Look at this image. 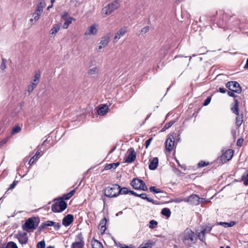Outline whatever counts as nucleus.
Instances as JSON below:
<instances>
[{
	"label": "nucleus",
	"mask_w": 248,
	"mask_h": 248,
	"mask_svg": "<svg viewBox=\"0 0 248 248\" xmlns=\"http://www.w3.org/2000/svg\"><path fill=\"white\" fill-rule=\"evenodd\" d=\"M179 237L183 244L189 247L195 244L198 238V235L188 228L181 233Z\"/></svg>",
	"instance_id": "obj_1"
},
{
	"label": "nucleus",
	"mask_w": 248,
	"mask_h": 248,
	"mask_svg": "<svg viewBox=\"0 0 248 248\" xmlns=\"http://www.w3.org/2000/svg\"><path fill=\"white\" fill-rule=\"evenodd\" d=\"M40 222V219L38 217H31L28 218L25 223L22 225V228L24 231L30 232L31 230L33 231L38 226Z\"/></svg>",
	"instance_id": "obj_2"
},
{
	"label": "nucleus",
	"mask_w": 248,
	"mask_h": 248,
	"mask_svg": "<svg viewBox=\"0 0 248 248\" xmlns=\"http://www.w3.org/2000/svg\"><path fill=\"white\" fill-rule=\"evenodd\" d=\"M55 202L52 205V211L54 213H60L63 211L67 207V203L60 198H55L53 200Z\"/></svg>",
	"instance_id": "obj_3"
},
{
	"label": "nucleus",
	"mask_w": 248,
	"mask_h": 248,
	"mask_svg": "<svg viewBox=\"0 0 248 248\" xmlns=\"http://www.w3.org/2000/svg\"><path fill=\"white\" fill-rule=\"evenodd\" d=\"M120 186L118 184H113L107 187L104 190V194L106 197L109 198H114L118 196V188Z\"/></svg>",
	"instance_id": "obj_4"
},
{
	"label": "nucleus",
	"mask_w": 248,
	"mask_h": 248,
	"mask_svg": "<svg viewBox=\"0 0 248 248\" xmlns=\"http://www.w3.org/2000/svg\"><path fill=\"white\" fill-rule=\"evenodd\" d=\"M119 7V3L117 0H114L109 3L102 9V13L104 16L110 15Z\"/></svg>",
	"instance_id": "obj_5"
},
{
	"label": "nucleus",
	"mask_w": 248,
	"mask_h": 248,
	"mask_svg": "<svg viewBox=\"0 0 248 248\" xmlns=\"http://www.w3.org/2000/svg\"><path fill=\"white\" fill-rule=\"evenodd\" d=\"M225 85L230 91L235 92L237 93H240L242 92L241 87L236 81H228L226 83Z\"/></svg>",
	"instance_id": "obj_6"
},
{
	"label": "nucleus",
	"mask_w": 248,
	"mask_h": 248,
	"mask_svg": "<svg viewBox=\"0 0 248 248\" xmlns=\"http://www.w3.org/2000/svg\"><path fill=\"white\" fill-rule=\"evenodd\" d=\"M15 237L18 239L19 243L22 245H26L28 242L29 239L27 232L19 231L15 235Z\"/></svg>",
	"instance_id": "obj_7"
},
{
	"label": "nucleus",
	"mask_w": 248,
	"mask_h": 248,
	"mask_svg": "<svg viewBox=\"0 0 248 248\" xmlns=\"http://www.w3.org/2000/svg\"><path fill=\"white\" fill-rule=\"evenodd\" d=\"M203 198L199 197L196 194H192L186 198V202H189L191 204L198 205L203 202Z\"/></svg>",
	"instance_id": "obj_8"
},
{
	"label": "nucleus",
	"mask_w": 248,
	"mask_h": 248,
	"mask_svg": "<svg viewBox=\"0 0 248 248\" xmlns=\"http://www.w3.org/2000/svg\"><path fill=\"white\" fill-rule=\"evenodd\" d=\"M213 226H206L202 231L198 234V238L202 242H204L205 241V234L207 232H210L212 230Z\"/></svg>",
	"instance_id": "obj_9"
},
{
	"label": "nucleus",
	"mask_w": 248,
	"mask_h": 248,
	"mask_svg": "<svg viewBox=\"0 0 248 248\" xmlns=\"http://www.w3.org/2000/svg\"><path fill=\"white\" fill-rule=\"evenodd\" d=\"M77 239L79 241L73 243L71 248H83L84 246V241L81 232L78 234Z\"/></svg>",
	"instance_id": "obj_10"
},
{
	"label": "nucleus",
	"mask_w": 248,
	"mask_h": 248,
	"mask_svg": "<svg viewBox=\"0 0 248 248\" xmlns=\"http://www.w3.org/2000/svg\"><path fill=\"white\" fill-rule=\"evenodd\" d=\"M174 145V138L173 136L170 135L165 141L166 149L169 152H170Z\"/></svg>",
	"instance_id": "obj_11"
},
{
	"label": "nucleus",
	"mask_w": 248,
	"mask_h": 248,
	"mask_svg": "<svg viewBox=\"0 0 248 248\" xmlns=\"http://www.w3.org/2000/svg\"><path fill=\"white\" fill-rule=\"evenodd\" d=\"M233 151L232 149L226 150L220 156V160L224 162L230 160L232 157Z\"/></svg>",
	"instance_id": "obj_12"
},
{
	"label": "nucleus",
	"mask_w": 248,
	"mask_h": 248,
	"mask_svg": "<svg viewBox=\"0 0 248 248\" xmlns=\"http://www.w3.org/2000/svg\"><path fill=\"white\" fill-rule=\"evenodd\" d=\"M128 152H130V154L128 155L127 157L125 159L124 162L130 163L134 161L136 158V153L134 151V148H130Z\"/></svg>",
	"instance_id": "obj_13"
},
{
	"label": "nucleus",
	"mask_w": 248,
	"mask_h": 248,
	"mask_svg": "<svg viewBox=\"0 0 248 248\" xmlns=\"http://www.w3.org/2000/svg\"><path fill=\"white\" fill-rule=\"evenodd\" d=\"M74 219V216L73 215L68 214L63 218L62 224L65 227H67L73 222Z\"/></svg>",
	"instance_id": "obj_14"
},
{
	"label": "nucleus",
	"mask_w": 248,
	"mask_h": 248,
	"mask_svg": "<svg viewBox=\"0 0 248 248\" xmlns=\"http://www.w3.org/2000/svg\"><path fill=\"white\" fill-rule=\"evenodd\" d=\"M110 37L107 35L105 36L102 38V39L100 42L99 44L98 49H101L102 48L106 46H107L109 42Z\"/></svg>",
	"instance_id": "obj_15"
},
{
	"label": "nucleus",
	"mask_w": 248,
	"mask_h": 248,
	"mask_svg": "<svg viewBox=\"0 0 248 248\" xmlns=\"http://www.w3.org/2000/svg\"><path fill=\"white\" fill-rule=\"evenodd\" d=\"M142 180L135 178L131 181L130 185L133 186V187L136 190H140V184Z\"/></svg>",
	"instance_id": "obj_16"
},
{
	"label": "nucleus",
	"mask_w": 248,
	"mask_h": 248,
	"mask_svg": "<svg viewBox=\"0 0 248 248\" xmlns=\"http://www.w3.org/2000/svg\"><path fill=\"white\" fill-rule=\"evenodd\" d=\"M126 32V29L125 27L122 28L120 29L115 34L114 37V42H116L120 38L121 36H123Z\"/></svg>",
	"instance_id": "obj_17"
},
{
	"label": "nucleus",
	"mask_w": 248,
	"mask_h": 248,
	"mask_svg": "<svg viewBox=\"0 0 248 248\" xmlns=\"http://www.w3.org/2000/svg\"><path fill=\"white\" fill-rule=\"evenodd\" d=\"M106 223H107V219L106 217L101 220L98 229L101 232V234H103L105 233V232L106 230Z\"/></svg>",
	"instance_id": "obj_18"
},
{
	"label": "nucleus",
	"mask_w": 248,
	"mask_h": 248,
	"mask_svg": "<svg viewBox=\"0 0 248 248\" xmlns=\"http://www.w3.org/2000/svg\"><path fill=\"white\" fill-rule=\"evenodd\" d=\"M97 32V30L95 27V25H93L89 27L88 30L85 32L84 35L85 36L90 35H95Z\"/></svg>",
	"instance_id": "obj_19"
},
{
	"label": "nucleus",
	"mask_w": 248,
	"mask_h": 248,
	"mask_svg": "<svg viewBox=\"0 0 248 248\" xmlns=\"http://www.w3.org/2000/svg\"><path fill=\"white\" fill-rule=\"evenodd\" d=\"M158 159L157 157H154L149 165V168L151 170H155L158 166Z\"/></svg>",
	"instance_id": "obj_20"
},
{
	"label": "nucleus",
	"mask_w": 248,
	"mask_h": 248,
	"mask_svg": "<svg viewBox=\"0 0 248 248\" xmlns=\"http://www.w3.org/2000/svg\"><path fill=\"white\" fill-rule=\"evenodd\" d=\"M55 222L51 220H47L45 222L42 223L41 225L39 227V231H41L46 228L49 226H52L54 225Z\"/></svg>",
	"instance_id": "obj_21"
},
{
	"label": "nucleus",
	"mask_w": 248,
	"mask_h": 248,
	"mask_svg": "<svg viewBox=\"0 0 248 248\" xmlns=\"http://www.w3.org/2000/svg\"><path fill=\"white\" fill-rule=\"evenodd\" d=\"M234 105L232 106L231 109L233 113L236 115H238V113H239L238 108L239 101L236 99H234Z\"/></svg>",
	"instance_id": "obj_22"
},
{
	"label": "nucleus",
	"mask_w": 248,
	"mask_h": 248,
	"mask_svg": "<svg viewBox=\"0 0 248 248\" xmlns=\"http://www.w3.org/2000/svg\"><path fill=\"white\" fill-rule=\"evenodd\" d=\"M155 243L152 240H149L146 242L142 243L138 248H152Z\"/></svg>",
	"instance_id": "obj_23"
},
{
	"label": "nucleus",
	"mask_w": 248,
	"mask_h": 248,
	"mask_svg": "<svg viewBox=\"0 0 248 248\" xmlns=\"http://www.w3.org/2000/svg\"><path fill=\"white\" fill-rule=\"evenodd\" d=\"M61 24H57L54 25L50 31V33L52 35L55 36L56 33L60 31Z\"/></svg>",
	"instance_id": "obj_24"
},
{
	"label": "nucleus",
	"mask_w": 248,
	"mask_h": 248,
	"mask_svg": "<svg viewBox=\"0 0 248 248\" xmlns=\"http://www.w3.org/2000/svg\"><path fill=\"white\" fill-rule=\"evenodd\" d=\"M108 107L106 105H104L98 108L97 110L98 114L99 115H104L108 112Z\"/></svg>",
	"instance_id": "obj_25"
},
{
	"label": "nucleus",
	"mask_w": 248,
	"mask_h": 248,
	"mask_svg": "<svg viewBox=\"0 0 248 248\" xmlns=\"http://www.w3.org/2000/svg\"><path fill=\"white\" fill-rule=\"evenodd\" d=\"M118 192H117V193L118 194V196L120 194L122 195V194H127L128 193L131 194V190H129L127 187H124L121 188V186H120V188H118Z\"/></svg>",
	"instance_id": "obj_26"
},
{
	"label": "nucleus",
	"mask_w": 248,
	"mask_h": 248,
	"mask_svg": "<svg viewBox=\"0 0 248 248\" xmlns=\"http://www.w3.org/2000/svg\"><path fill=\"white\" fill-rule=\"evenodd\" d=\"M243 114L241 113V114H240L239 113H238V115H237L235 119V124L237 126H240L242 124L243 122Z\"/></svg>",
	"instance_id": "obj_27"
},
{
	"label": "nucleus",
	"mask_w": 248,
	"mask_h": 248,
	"mask_svg": "<svg viewBox=\"0 0 248 248\" xmlns=\"http://www.w3.org/2000/svg\"><path fill=\"white\" fill-rule=\"evenodd\" d=\"M41 77V74L39 72H36L34 76V78L32 80V81L31 82V83L35 84L36 85H37L39 81V79Z\"/></svg>",
	"instance_id": "obj_28"
},
{
	"label": "nucleus",
	"mask_w": 248,
	"mask_h": 248,
	"mask_svg": "<svg viewBox=\"0 0 248 248\" xmlns=\"http://www.w3.org/2000/svg\"><path fill=\"white\" fill-rule=\"evenodd\" d=\"M120 165L119 162L113 163L108 164L105 167V169L106 170L110 169H115Z\"/></svg>",
	"instance_id": "obj_29"
},
{
	"label": "nucleus",
	"mask_w": 248,
	"mask_h": 248,
	"mask_svg": "<svg viewBox=\"0 0 248 248\" xmlns=\"http://www.w3.org/2000/svg\"><path fill=\"white\" fill-rule=\"evenodd\" d=\"M92 246L93 248H104L102 244L97 240L92 242Z\"/></svg>",
	"instance_id": "obj_30"
},
{
	"label": "nucleus",
	"mask_w": 248,
	"mask_h": 248,
	"mask_svg": "<svg viewBox=\"0 0 248 248\" xmlns=\"http://www.w3.org/2000/svg\"><path fill=\"white\" fill-rule=\"evenodd\" d=\"M218 224L223 226L225 228L230 227L234 226L235 224V222L234 221H231L230 222H220L217 223Z\"/></svg>",
	"instance_id": "obj_31"
},
{
	"label": "nucleus",
	"mask_w": 248,
	"mask_h": 248,
	"mask_svg": "<svg viewBox=\"0 0 248 248\" xmlns=\"http://www.w3.org/2000/svg\"><path fill=\"white\" fill-rule=\"evenodd\" d=\"M161 213L168 218L170 216L171 212L169 208H164L162 209Z\"/></svg>",
	"instance_id": "obj_32"
},
{
	"label": "nucleus",
	"mask_w": 248,
	"mask_h": 248,
	"mask_svg": "<svg viewBox=\"0 0 248 248\" xmlns=\"http://www.w3.org/2000/svg\"><path fill=\"white\" fill-rule=\"evenodd\" d=\"M40 154V152L39 151H37L36 152V153H35V154L32 156V157H31L30 161H29V164L30 165H31L32 164H33V163L34 162L35 160L36 159H37V158H38V156Z\"/></svg>",
	"instance_id": "obj_33"
},
{
	"label": "nucleus",
	"mask_w": 248,
	"mask_h": 248,
	"mask_svg": "<svg viewBox=\"0 0 248 248\" xmlns=\"http://www.w3.org/2000/svg\"><path fill=\"white\" fill-rule=\"evenodd\" d=\"M4 248H18L16 243L13 241L8 242Z\"/></svg>",
	"instance_id": "obj_34"
},
{
	"label": "nucleus",
	"mask_w": 248,
	"mask_h": 248,
	"mask_svg": "<svg viewBox=\"0 0 248 248\" xmlns=\"http://www.w3.org/2000/svg\"><path fill=\"white\" fill-rule=\"evenodd\" d=\"M32 16L33 18L30 19V21L32 23V24H34L39 20L40 16L37 13H33Z\"/></svg>",
	"instance_id": "obj_35"
},
{
	"label": "nucleus",
	"mask_w": 248,
	"mask_h": 248,
	"mask_svg": "<svg viewBox=\"0 0 248 248\" xmlns=\"http://www.w3.org/2000/svg\"><path fill=\"white\" fill-rule=\"evenodd\" d=\"M73 18L72 17H70L69 19H65V21L63 24V28L65 29H66L68 28L70 24L72 23V20Z\"/></svg>",
	"instance_id": "obj_36"
},
{
	"label": "nucleus",
	"mask_w": 248,
	"mask_h": 248,
	"mask_svg": "<svg viewBox=\"0 0 248 248\" xmlns=\"http://www.w3.org/2000/svg\"><path fill=\"white\" fill-rule=\"evenodd\" d=\"M46 4L45 0H40L37 4V8L43 11L44 8L45 7Z\"/></svg>",
	"instance_id": "obj_37"
},
{
	"label": "nucleus",
	"mask_w": 248,
	"mask_h": 248,
	"mask_svg": "<svg viewBox=\"0 0 248 248\" xmlns=\"http://www.w3.org/2000/svg\"><path fill=\"white\" fill-rule=\"evenodd\" d=\"M98 71L99 69L97 67H93L89 70L88 74L90 75H93L97 74Z\"/></svg>",
	"instance_id": "obj_38"
},
{
	"label": "nucleus",
	"mask_w": 248,
	"mask_h": 248,
	"mask_svg": "<svg viewBox=\"0 0 248 248\" xmlns=\"http://www.w3.org/2000/svg\"><path fill=\"white\" fill-rule=\"evenodd\" d=\"M149 190L150 192L155 193H164V192L162 190H161L158 188H156V187L154 186H151L149 188Z\"/></svg>",
	"instance_id": "obj_39"
},
{
	"label": "nucleus",
	"mask_w": 248,
	"mask_h": 248,
	"mask_svg": "<svg viewBox=\"0 0 248 248\" xmlns=\"http://www.w3.org/2000/svg\"><path fill=\"white\" fill-rule=\"evenodd\" d=\"M174 123H175L174 121H171L169 122V123H166L165 124L163 128H162V131H164V130L169 128L170 127L174 124Z\"/></svg>",
	"instance_id": "obj_40"
},
{
	"label": "nucleus",
	"mask_w": 248,
	"mask_h": 248,
	"mask_svg": "<svg viewBox=\"0 0 248 248\" xmlns=\"http://www.w3.org/2000/svg\"><path fill=\"white\" fill-rule=\"evenodd\" d=\"M37 85L34 83H31L30 85L28 87V92L29 94H30L31 92L33 91L34 88L36 87Z\"/></svg>",
	"instance_id": "obj_41"
},
{
	"label": "nucleus",
	"mask_w": 248,
	"mask_h": 248,
	"mask_svg": "<svg viewBox=\"0 0 248 248\" xmlns=\"http://www.w3.org/2000/svg\"><path fill=\"white\" fill-rule=\"evenodd\" d=\"M158 224V222L155 220H151L149 222V228L151 229H154L155 228Z\"/></svg>",
	"instance_id": "obj_42"
},
{
	"label": "nucleus",
	"mask_w": 248,
	"mask_h": 248,
	"mask_svg": "<svg viewBox=\"0 0 248 248\" xmlns=\"http://www.w3.org/2000/svg\"><path fill=\"white\" fill-rule=\"evenodd\" d=\"M209 164V162H206L204 161H201L199 162L198 164V166L199 168H202L205 167Z\"/></svg>",
	"instance_id": "obj_43"
},
{
	"label": "nucleus",
	"mask_w": 248,
	"mask_h": 248,
	"mask_svg": "<svg viewBox=\"0 0 248 248\" xmlns=\"http://www.w3.org/2000/svg\"><path fill=\"white\" fill-rule=\"evenodd\" d=\"M21 127L18 125H16V126L14 127L13 128V129L12 130V133L13 134H15L19 133L21 131Z\"/></svg>",
	"instance_id": "obj_44"
},
{
	"label": "nucleus",
	"mask_w": 248,
	"mask_h": 248,
	"mask_svg": "<svg viewBox=\"0 0 248 248\" xmlns=\"http://www.w3.org/2000/svg\"><path fill=\"white\" fill-rule=\"evenodd\" d=\"M140 185H141V186H140V190H142L143 191H147L148 187L146 186L145 183H144V182L143 181H142V180L141 181Z\"/></svg>",
	"instance_id": "obj_45"
},
{
	"label": "nucleus",
	"mask_w": 248,
	"mask_h": 248,
	"mask_svg": "<svg viewBox=\"0 0 248 248\" xmlns=\"http://www.w3.org/2000/svg\"><path fill=\"white\" fill-rule=\"evenodd\" d=\"M45 242L43 240L38 243L37 245V248H45Z\"/></svg>",
	"instance_id": "obj_46"
},
{
	"label": "nucleus",
	"mask_w": 248,
	"mask_h": 248,
	"mask_svg": "<svg viewBox=\"0 0 248 248\" xmlns=\"http://www.w3.org/2000/svg\"><path fill=\"white\" fill-rule=\"evenodd\" d=\"M119 247L121 248H136L132 245H130L129 246H127L122 244H119Z\"/></svg>",
	"instance_id": "obj_47"
},
{
	"label": "nucleus",
	"mask_w": 248,
	"mask_h": 248,
	"mask_svg": "<svg viewBox=\"0 0 248 248\" xmlns=\"http://www.w3.org/2000/svg\"><path fill=\"white\" fill-rule=\"evenodd\" d=\"M139 197L142 199L146 200L148 202L150 199V198L148 197L147 194L145 193L140 194Z\"/></svg>",
	"instance_id": "obj_48"
},
{
	"label": "nucleus",
	"mask_w": 248,
	"mask_h": 248,
	"mask_svg": "<svg viewBox=\"0 0 248 248\" xmlns=\"http://www.w3.org/2000/svg\"><path fill=\"white\" fill-rule=\"evenodd\" d=\"M71 197V196H70V195L68 193L67 194L63 195V196L62 197L60 198V199L64 201V200H69Z\"/></svg>",
	"instance_id": "obj_49"
},
{
	"label": "nucleus",
	"mask_w": 248,
	"mask_h": 248,
	"mask_svg": "<svg viewBox=\"0 0 248 248\" xmlns=\"http://www.w3.org/2000/svg\"><path fill=\"white\" fill-rule=\"evenodd\" d=\"M2 62L0 65V69L2 70H4L6 68V65L5 64L6 60L4 59H2Z\"/></svg>",
	"instance_id": "obj_50"
},
{
	"label": "nucleus",
	"mask_w": 248,
	"mask_h": 248,
	"mask_svg": "<svg viewBox=\"0 0 248 248\" xmlns=\"http://www.w3.org/2000/svg\"><path fill=\"white\" fill-rule=\"evenodd\" d=\"M186 198H176L172 200L173 202H186Z\"/></svg>",
	"instance_id": "obj_51"
},
{
	"label": "nucleus",
	"mask_w": 248,
	"mask_h": 248,
	"mask_svg": "<svg viewBox=\"0 0 248 248\" xmlns=\"http://www.w3.org/2000/svg\"><path fill=\"white\" fill-rule=\"evenodd\" d=\"M211 97H208L204 101V102L203 103V106H207L208 105L210 102H211Z\"/></svg>",
	"instance_id": "obj_52"
},
{
	"label": "nucleus",
	"mask_w": 248,
	"mask_h": 248,
	"mask_svg": "<svg viewBox=\"0 0 248 248\" xmlns=\"http://www.w3.org/2000/svg\"><path fill=\"white\" fill-rule=\"evenodd\" d=\"M52 226H54L56 230H59L61 227V224H60V223H56L55 222L54 225H53Z\"/></svg>",
	"instance_id": "obj_53"
},
{
	"label": "nucleus",
	"mask_w": 248,
	"mask_h": 248,
	"mask_svg": "<svg viewBox=\"0 0 248 248\" xmlns=\"http://www.w3.org/2000/svg\"><path fill=\"white\" fill-rule=\"evenodd\" d=\"M244 140L243 139H239L237 140L236 144L238 146H242Z\"/></svg>",
	"instance_id": "obj_54"
},
{
	"label": "nucleus",
	"mask_w": 248,
	"mask_h": 248,
	"mask_svg": "<svg viewBox=\"0 0 248 248\" xmlns=\"http://www.w3.org/2000/svg\"><path fill=\"white\" fill-rule=\"evenodd\" d=\"M17 183V181H14L13 183L10 186L8 190L13 189L14 188Z\"/></svg>",
	"instance_id": "obj_55"
},
{
	"label": "nucleus",
	"mask_w": 248,
	"mask_h": 248,
	"mask_svg": "<svg viewBox=\"0 0 248 248\" xmlns=\"http://www.w3.org/2000/svg\"><path fill=\"white\" fill-rule=\"evenodd\" d=\"M152 140H153V138H150L145 141L146 148H147L148 147V146L150 145V143H151V141Z\"/></svg>",
	"instance_id": "obj_56"
},
{
	"label": "nucleus",
	"mask_w": 248,
	"mask_h": 248,
	"mask_svg": "<svg viewBox=\"0 0 248 248\" xmlns=\"http://www.w3.org/2000/svg\"><path fill=\"white\" fill-rule=\"evenodd\" d=\"M234 93H235V92H233V91H231L227 92V93L229 96L233 97H237V95L234 94Z\"/></svg>",
	"instance_id": "obj_57"
},
{
	"label": "nucleus",
	"mask_w": 248,
	"mask_h": 248,
	"mask_svg": "<svg viewBox=\"0 0 248 248\" xmlns=\"http://www.w3.org/2000/svg\"><path fill=\"white\" fill-rule=\"evenodd\" d=\"M149 26H146V27H144V28L141 29V32L142 33H145L147 32H148L149 31Z\"/></svg>",
	"instance_id": "obj_58"
},
{
	"label": "nucleus",
	"mask_w": 248,
	"mask_h": 248,
	"mask_svg": "<svg viewBox=\"0 0 248 248\" xmlns=\"http://www.w3.org/2000/svg\"><path fill=\"white\" fill-rule=\"evenodd\" d=\"M246 178H248V170H246L242 176V179L243 180H244Z\"/></svg>",
	"instance_id": "obj_59"
},
{
	"label": "nucleus",
	"mask_w": 248,
	"mask_h": 248,
	"mask_svg": "<svg viewBox=\"0 0 248 248\" xmlns=\"http://www.w3.org/2000/svg\"><path fill=\"white\" fill-rule=\"evenodd\" d=\"M8 140V139L6 138L4 139H3L1 141H0V147L2 146L4 144H5Z\"/></svg>",
	"instance_id": "obj_60"
},
{
	"label": "nucleus",
	"mask_w": 248,
	"mask_h": 248,
	"mask_svg": "<svg viewBox=\"0 0 248 248\" xmlns=\"http://www.w3.org/2000/svg\"><path fill=\"white\" fill-rule=\"evenodd\" d=\"M149 202H152L153 204H155V205H157V204H159V202L158 201H155V200H154L153 199H151L150 198L149 201H148Z\"/></svg>",
	"instance_id": "obj_61"
},
{
	"label": "nucleus",
	"mask_w": 248,
	"mask_h": 248,
	"mask_svg": "<svg viewBox=\"0 0 248 248\" xmlns=\"http://www.w3.org/2000/svg\"><path fill=\"white\" fill-rule=\"evenodd\" d=\"M43 12V11L38 9V8H36L35 12L34 13H37L39 16H40L41 14Z\"/></svg>",
	"instance_id": "obj_62"
},
{
	"label": "nucleus",
	"mask_w": 248,
	"mask_h": 248,
	"mask_svg": "<svg viewBox=\"0 0 248 248\" xmlns=\"http://www.w3.org/2000/svg\"><path fill=\"white\" fill-rule=\"evenodd\" d=\"M68 16V13L66 12H64L62 15V18L63 19H66V18Z\"/></svg>",
	"instance_id": "obj_63"
},
{
	"label": "nucleus",
	"mask_w": 248,
	"mask_h": 248,
	"mask_svg": "<svg viewBox=\"0 0 248 248\" xmlns=\"http://www.w3.org/2000/svg\"><path fill=\"white\" fill-rule=\"evenodd\" d=\"M218 90L219 92L222 93H224L227 92V90L224 88H219Z\"/></svg>",
	"instance_id": "obj_64"
}]
</instances>
